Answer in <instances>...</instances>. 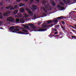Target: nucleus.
I'll return each instance as SVG.
<instances>
[{
    "mask_svg": "<svg viewBox=\"0 0 76 76\" xmlns=\"http://www.w3.org/2000/svg\"><path fill=\"white\" fill-rule=\"evenodd\" d=\"M15 29V27L14 26H12L10 28V30L11 31H13V29Z\"/></svg>",
    "mask_w": 76,
    "mask_h": 76,
    "instance_id": "nucleus-12",
    "label": "nucleus"
},
{
    "mask_svg": "<svg viewBox=\"0 0 76 76\" xmlns=\"http://www.w3.org/2000/svg\"><path fill=\"white\" fill-rule=\"evenodd\" d=\"M1 29H2V28H1Z\"/></svg>",
    "mask_w": 76,
    "mask_h": 76,
    "instance_id": "nucleus-62",
    "label": "nucleus"
},
{
    "mask_svg": "<svg viewBox=\"0 0 76 76\" xmlns=\"http://www.w3.org/2000/svg\"><path fill=\"white\" fill-rule=\"evenodd\" d=\"M33 10H37V6L36 5H33L32 6Z\"/></svg>",
    "mask_w": 76,
    "mask_h": 76,
    "instance_id": "nucleus-10",
    "label": "nucleus"
},
{
    "mask_svg": "<svg viewBox=\"0 0 76 76\" xmlns=\"http://www.w3.org/2000/svg\"><path fill=\"white\" fill-rule=\"evenodd\" d=\"M61 23L62 24H63V25H64L65 24V22H64V21L63 20H62L61 21Z\"/></svg>",
    "mask_w": 76,
    "mask_h": 76,
    "instance_id": "nucleus-25",
    "label": "nucleus"
},
{
    "mask_svg": "<svg viewBox=\"0 0 76 76\" xmlns=\"http://www.w3.org/2000/svg\"><path fill=\"white\" fill-rule=\"evenodd\" d=\"M6 0V1H7V0Z\"/></svg>",
    "mask_w": 76,
    "mask_h": 76,
    "instance_id": "nucleus-61",
    "label": "nucleus"
},
{
    "mask_svg": "<svg viewBox=\"0 0 76 76\" xmlns=\"http://www.w3.org/2000/svg\"><path fill=\"white\" fill-rule=\"evenodd\" d=\"M72 38H75V39H76V37L75 36H71Z\"/></svg>",
    "mask_w": 76,
    "mask_h": 76,
    "instance_id": "nucleus-31",
    "label": "nucleus"
},
{
    "mask_svg": "<svg viewBox=\"0 0 76 76\" xmlns=\"http://www.w3.org/2000/svg\"><path fill=\"white\" fill-rule=\"evenodd\" d=\"M7 21L10 22H13L15 21V19L12 17H9L7 18Z\"/></svg>",
    "mask_w": 76,
    "mask_h": 76,
    "instance_id": "nucleus-3",
    "label": "nucleus"
},
{
    "mask_svg": "<svg viewBox=\"0 0 76 76\" xmlns=\"http://www.w3.org/2000/svg\"><path fill=\"white\" fill-rule=\"evenodd\" d=\"M41 22V23H42V22Z\"/></svg>",
    "mask_w": 76,
    "mask_h": 76,
    "instance_id": "nucleus-63",
    "label": "nucleus"
},
{
    "mask_svg": "<svg viewBox=\"0 0 76 76\" xmlns=\"http://www.w3.org/2000/svg\"><path fill=\"white\" fill-rule=\"evenodd\" d=\"M42 10L45 12V13H47V10L45 9V8L44 7H42Z\"/></svg>",
    "mask_w": 76,
    "mask_h": 76,
    "instance_id": "nucleus-17",
    "label": "nucleus"
},
{
    "mask_svg": "<svg viewBox=\"0 0 76 76\" xmlns=\"http://www.w3.org/2000/svg\"><path fill=\"white\" fill-rule=\"evenodd\" d=\"M24 27L25 28H26V29H28V31H32L31 28H29L27 25H25L24 26Z\"/></svg>",
    "mask_w": 76,
    "mask_h": 76,
    "instance_id": "nucleus-9",
    "label": "nucleus"
},
{
    "mask_svg": "<svg viewBox=\"0 0 76 76\" xmlns=\"http://www.w3.org/2000/svg\"><path fill=\"white\" fill-rule=\"evenodd\" d=\"M25 6V5L24 4L21 3L19 4V7H20L22 6Z\"/></svg>",
    "mask_w": 76,
    "mask_h": 76,
    "instance_id": "nucleus-14",
    "label": "nucleus"
},
{
    "mask_svg": "<svg viewBox=\"0 0 76 76\" xmlns=\"http://www.w3.org/2000/svg\"><path fill=\"white\" fill-rule=\"evenodd\" d=\"M34 1V0H30V1L31 3H32V2H33Z\"/></svg>",
    "mask_w": 76,
    "mask_h": 76,
    "instance_id": "nucleus-38",
    "label": "nucleus"
},
{
    "mask_svg": "<svg viewBox=\"0 0 76 76\" xmlns=\"http://www.w3.org/2000/svg\"><path fill=\"white\" fill-rule=\"evenodd\" d=\"M58 7L59 9H60V8L61 7V6L59 5H58Z\"/></svg>",
    "mask_w": 76,
    "mask_h": 76,
    "instance_id": "nucleus-37",
    "label": "nucleus"
},
{
    "mask_svg": "<svg viewBox=\"0 0 76 76\" xmlns=\"http://www.w3.org/2000/svg\"><path fill=\"white\" fill-rule=\"evenodd\" d=\"M57 31V29H56L55 30V31Z\"/></svg>",
    "mask_w": 76,
    "mask_h": 76,
    "instance_id": "nucleus-55",
    "label": "nucleus"
},
{
    "mask_svg": "<svg viewBox=\"0 0 76 76\" xmlns=\"http://www.w3.org/2000/svg\"><path fill=\"white\" fill-rule=\"evenodd\" d=\"M24 10H25V9H21L20 10V12L21 13H23V12H24Z\"/></svg>",
    "mask_w": 76,
    "mask_h": 76,
    "instance_id": "nucleus-18",
    "label": "nucleus"
},
{
    "mask_svg": "<svg viewBox=\"0 0 76 76\" xmlns=\"http://www.w3.org/2000/svg\"><path fill=\"white\" fill-rule=\"evenodd\" d=\"M62 0L65 3V4L67 3V2H66V0Z\"/></svg>",
    "mask_w": 76,
    "mask_h": 76,
    "instance_id": "nucleus-34",
    "label": "nucleus"
},
{
    "mask_svg": "<svg viewBox=\"0 0 76 76\" xmlns=\"http://www.w3.org/2000/svg\"><path fill=\"white\" fill-rule=\"evenodd\" d=\"M3 1H1L0 3V4H1V5H3Z\"/></svg>",
    "mask_w": 76,
    "mask_h": 76,
    "instance_id": "nucleus-33",
    "label": "nucleus"
},
{
    "mask_svg": "<svg viewBox=\"0 0 76 76\" xmlns=\"http://www.w3.org/2000/svg\"><path fill=\"white\" fill-rule=\"evenodd\" d=\"M64 17L63 16H60L57 18H55L54 20H52L53 22L54 23H57L58 22V20L57 19H64Z\"/></svg>",
    "mask_w": 76,
    "mask_h": 76,
    "instance_id": "nucleus-2",
    "label": "nucleus"
},
{
    "mask_svg": "<svg viewBox=\"0 0 76 76\" xmlns=\"http://www.w3.org/2000/svg\"><path fill=\"white\" fill-rule=\"evenodd\" d=\"M42 25L43 28H47V24H45V23H44L42 24Z\"/></svg>",
    "mask_w": 76,
    "mask_h": 76,
    "instance_id": "nucleus-11",
    "label": "nucleus"
},
{
    "mask_svg": "<svg viewBox=\"0 0 76 76\" xmlns=\"http://www.w3.org/2000/svg\"><path fill=\"white\" fill-rule=\"evenodd\" d=\"M71 26V27H72V28H74V29H76V28L73 27V26Z\"/></svg>",
    "mask_w": 76,
    "mask_h": 76,
    "instance_id": "nucleus-41",
    "label": "nucleus"
},
{
    "mask_svg": "<svg viewBox=\"0 0 76 76\" xmlns=\"http://www.w3.org/2000/svg\"><path fill=\"white\" fill-rule=\"evenodd\" d=\"M56 27H58V26L57 25L56 26Z\"/></svg>",
    "mask_w": 76,
    "mask_h": 76,
    "instance_id": "nucleus-56",
    "label": "nucleus"
},
{
    "mask_svg": "<svg viewBox=\"0 0 76 76\" xmlns=\"http://www.w3.org/2000/svg\"><path fill=\"white\" fill-rule=\"evenodd\" d=\"M69 33H70V34H72V32H70Z\"/></svg>",
    "mask_w": 76,
    "mask_h": 76,
    "instance_id": "nucleus-52",
    "label": "nucleus"
},
{
    "mask_svg": "<svg viewBox=\"0 0 76 76\" xmlns=\"http://www.w3.org/2000/svg\"><path fill=\"white\" fill-rule=\"evenodd\" d=\"M61 28H62V29H64V30H65V28H66V26H65V25H64V26H61Z\"/></svg>",
    "mask_w": 76,
    "mask_h": 76,
    "instance_id": "nucleus-20",
    "label": "nucleus"
},
{
    "mask_svg": "<svg viewBox=\"0 0 76 76\" xmlns=\"http://www.w3.org/2000/svg\"><path fill=\"white\" fill-rule=\"evenodd\" d=\"M18 10H17L14 11V15H16V14H17V13H18Z\"/></svg>",
    "mask_w": 76,
    "mask_h": 76,
    "instance_id": "nucleus-19",
    "label": "nucleus"
},
{
    "mask_svg": "<svg viewBox=\"0 0 76 76\" xmlns=\"http://www.w3.org/2000/svg\"><path fill=\"white\" fill-rule=\"evenodd\" d=\"M53 22V20H50L47 21L48 24H50V23H52Z\"/></svg>",
    "mask_w": 76,
    "mask_h": 76,
    "instance_id": "nucleus-13",
    "label": "nucleus"
},
{
    "mask_svg": "<svg viewBox=\"0 0 76 76\" xmlns=\"http://www.w3.org/2000/svg\"><path fill=\"white\" fill-rule=\"evenodd\" d=\"M35 1L37 3H39V0H35Z\"/></svg>",
    "mask_w": 76,
    "mask_h": 76,
    "instance_id": "nucleus-32",
    "label": "nucleus"
},
{
    "mask_svg": "<svg viewBox=\"0 0 76 76\" xmlns=\"http://www.w3.org/2000/svg\"><path fill=\"white\" fill-rule=\"evenodd\" d=\"M58 35H56L55 36H54V37H57V36H58Z\"/></svg>",
    "mask_w": 76,
    "mask_h": 76,
    "instance_id": "nucleus-48",
    "label": "nucleus"
},
{
    "mask_svg": "<svg viewBox=\"0 0 76 76\" xmlns=\"http://www.w3.org/2000/svg\"><path fill=\"white\" fill-rule=\"evenodd\" d=\"M43 15H44L45 16H46V15H45V13H43Z\"/></svg>",
    "mask_w": 76,
    "mask_h": 76,
    "instance_id": "nucleus-46",
    "label": "nucleus"
},
{
    "mask_svg": "<svg viewBox=\"0 0 76 76\" xmlns=\"http://www.w3.org/2000/svg\"><path fill=\"white\" fill-rule=\"evenodd\" d=\"M22 31L24 32H28V31L26 30H22Z\"/></svg>",
    "mask_w": 76,
    "mask_h": 76,
    "instance_id": "nucleus-26",
    "label": "nucleus"
},
{
    "mask_svg": "<svg viewBox=\"0 0 76 76\" xmlns=\"http://www.w3.org/2000/svg\"><path fill=\"white\" fill-rule=\"evenodd\" d=\"M54 34H58V32H55Z\"/></svg>",
    "mask_w": 76,
    "mask_h": 76,
    "instance_id": "nucleus-47",
    "label": "nucleus"
},
{
    "mask_svg": "<svg viewBox=\"0 0 76 76\" xmlns=\"http://www.w3.org/2000/svg\"><path fill=\"white\" fill-rule=\"evenodd\" d=\"M23 0H17V1L18 2H19V1H22Z\"/></svg>",
    "mask_w": 76,
    "mask_h": 76,
    "instance_id": "nucleus-40",
    "label": "nucleus"
},
{
    "mask_svg": "<svg viewBox=\"0 0 76 76\" xmlns=\"http://www.w3.org/2000/svg\"><path fill=\"white\" fill-rule=\"evenodd\" d=\"M20 22L21 23H23L25 22H24V19H23V18H21L20 19Z\"/></svg>",
    "mask_w": 76,
    "mask_h": 76,
    "instance_id": "nucleus-15",
    "label": "nucleus"
},
{
    "mask_svg": "<svg viewBox=\"0 0 76 76\" xmlns=\"http://www.w3.org/2000/svg\"><path fill=\"white\" fill-rule=\"evenodd\" d=\"M11 7L10 6H9L8 7L7 6L6 7V9H9V8L10 7Z\"/></svg>",
    "mask_w": 76,
    "mask_h": 76,
    "instance_id": "nucleus-27",
    "label": "nucleus"
},
{
    "mask_svg": "<svg viewBox=\"0 0 76 76\" xmlns=\"http://www.w3.org/2000/svg\"><path fill=\"white\" fill-rule=\"evenodd\" d=\"M26 10H27V12H28V13L29 15L30 16H32L34 15V14H33V13L32 12V11L30 10V9L29 8H26Z\"/></svg>",
    "mask_w": 76,
    "mask_h": 76,
    "instance_id": "nucleus-5",
    "label": "nucleus"
},
{
    "mask_svg": "<svg viewBox=\"0 0 76 76\" xmlns=\"http://www.w3.org/2000/svg\"><path fill=\"white\" fill-rule=\"evenodd\" d=\"M8 14V13H7V12H4L3 14V15H4V16H7V15Z\"/></svg>",
    "mask_w": 76,
    "mask_h": 76,
    "instance_id": "nucleus-21",
    "label": "nucleus"
},
{
    "mask_svg": "<svg viewBox=\"0 0 76 76\" xmlns=\"http://www.w3.org/2000/svg\"><path fill=\"white\" fill-rule=\"evenodd\" d=\"M0 29H1V28L0 27Z\"/></svg>",
    "mask_w": 76,
    "mask_h": 76,
    "instance_id": "nucleus-64",
    "label": "nucleus"
},
{
    "mask_svg": "<svg viewBox=\"0 0 76 76\" xmlns=\"http://www.w3.org/2000/svg\"><path fill=\"white\" fill-rule=\"evenodd\" d=\"M45 7L46 9L48 10H52V8L50 7L48 4L46 5L45 6Z\"/></svg>",
    "mask_w": 76,
    "mask_h": 76,
    "instance_id": "nucleus-6",
    "label": "nucleus"
},
{
    "mask_svg": "<svg viewBox=\"0 0 76 76\" xmlns=\"http://www.w3.org/2000/svg\"><path fill=\"white\" fill-rule=\"evenodd\" d=\"M18 26H15V27H14L15 28H18Z\"/></svg>",
    "mask_w": 76,
    "mask_h": 76,
    "instance_id": "nucleus-43",
    "label": "nucleus"
},
{
    "mask_svg": "<svg viewBox=\"0 0 76 76\" xmlns=\"http://www.w3.org/2000/svg\"><path fill=\"white\" fill-rule=\"evenodd\" d=\"M5 9V7H2L1 8V10H3V9Z\"/></svg>",
    "mask_w": 76,
    "mask_h": 76,
    "instance_id": "nucleus-36",
    "label": "nucleus"
},
{
    "mask_svg": "<svg viewBox=\"0 0 76 76\" xmlns=\"http://www.w3.org/2000/svg\"><path fill=\"white\" fill-rule=\"evenodd\" d=\"M70 0H67L66 2L68 4H69L70 3Z\"/></svg>",
    "mask_w": 76,
    "mask_h": 76,
    "instance_id": "nucleus-28",
    "label": "nucleus"
},
{
    "mask_svg": "<svg viewBox=\"0 0 76 76\" xmlns=\"http://www.w3.org/2000/svg\"><path fill=\"white\" fill-rule=\"evenodd\" d=\"M53 37H54V35H53Z\"/></svg>",
    "mask_w": 76,
    "mask_h": 76,
    "instance_id": "nucleus-59",
    "label": "nucleus"
},
{
    "mask_svg": "<svg viewBox=\"0 0 76 76\" xmlns=\"http://www.w3.org/2000/svg\"><path fill=\"white\" fill-rule=\"evenodd\" d=\"M72 31H73V32H76V31H75L73 30H72Z\"/></svg>",
    "mask_w": 76,
    "mask_h": 76,
    "instance_id": "nucleus-51",
    "label": "nucleus"
},
{
    "mask_svg": "<svg viewBox=\"0 0 76 76\" xmlns=\"http://www.w3.org/2000/svg\"><path fill=\"white\" fill-rule=\"evenodd\" d=\"M75 28H76V24H75Z\"/></svg>",
    "mask_w": 76,
    "mask_h": 76,
    "instance_id": "nucleus-53",
    "label": "nucleus"
},
{
    "mask_svg": "<svg viewBox=\"0 0 76 76\" xmlns=\"http://www.w3.org/2000/svg\"><path fill=\"white\" fill-rule=\"evenodd\" d=\"M3 15H0V19H2V18H3Z\"/></svg>",
    "mask_w": 76,
    "mask_h": 76,
    "instance_id": "nucleus-35",
    "label": "nucleus"
},
{
    "mask_svg": "<svg viewBox=\"0 0 76 76\" xmlns=\"http://www.w3.org/2000/svg\"><path fill=\"white\" fill-rule=\"evenodd\" d=\"M41 23H38V25H41Z\"/></svg>",
    "mask_w": 76,
    "mask_h": 76,
    "instance_id": "nucleus-45",
    "label": "nucleus"
},
{
    "mask_svg": "<svg viewBox=\"0 0 76 76\" xmlns=\"http://www.w3.org/2000/svg\"><path fill=\"white\" fill-rule=\"evenodd\" d=\"M24 17L26 18H27L28 17V15H27L26 14H24Z\"/></svg>",
    "mask_w": 76,
    "mask_h": 76,
    "instance_id": "nucleus-22",
    "label": "nucleus"
},
{
    "mask_svg": "<svg viewBox=\"0 0 76 76\" xmlns=\"http://www.w3.org/2000/svg\"><path fill=\"white\" fill-rule=\"evenodd\" d=\"M71 18H72V16H71Z\"/></svg>",
    "mask_w": 76,
    "mask_h": 76,
    "instance_id": "nucleus-60",
    "label": "nucleus"
},
{
    "mask_svg": "<svg viewBox=\"0 0 76 76\" xmlns=\"http://www.w3.org/2000/svg\"><path fill=\"white\" fill-rule=\"evenodd\" d=\"M60 34L61 35H63V32H60Z\"/></svg>",
    "mask_w": 76,
    "mask_h": 76,
    "instance_id": "nucleus-42",
    "label": "nucleus"
},
{
    "mask_svg": "<svg viewBox=\"0 0 76 76\" xmlns=\"http://www.w3.org/2000/svg\"><path fill=\"white\" fill-rule=\"evenodd\" d=\"M60 9H61L62 10H64V7H61Z\"/></svg>",
    "mask_w": 76,
    "mask_h": 76,
    "instance_id": "nucleus-29",
    "label": "nucleus"
},
{
    "mask_svg": "<svg viewBox=\"0 0 76 76\" xmlns=\"http://www.w3.org/2000/svg\"><path fill=\"white\" fill-rule=\"evenodd\" d=\"M73 1H76V0H73Z\"/></svg>",
    "mask_w": 76,
    "mask_h": 76,
    "instance_id": "nucleus-58",
    "label": "nucleus"
},
{
    "mask_svg": "<svg viewBox=\"0 0 76 76\" xmlns=\"http://www.w3.org/2000/svg\"><path fill=\"white\" fill-rule=\"evenodd\" d=\"M47 31V29L45 28H38L36 29L34 31H39V32H41L42 31Z\"/></svg>",
    "mask_w": 76,
    "mask_h": 76,
    "instance_id": "nucleus-4",
    "label": "nucleus"
},
{
    "mask_svg": "<svg viewBox=\"0 0 76 76\" xmlns=\"http://www.w3.org/2000/svg\"><path fill=\"white\" fill-rule=\"evenodd\" d=\"M2 14V13H1V12L0 13V15H1Z\"/></svg>",
    "mask_w": 76,
    "mask_h": 76,
    "instance_id": "nucleus-50",
    "label": "nucleus"
},
{
    "mask_svg": "<svg viewBox=\"0 0 76 76\" xmlns=\"http://www.w3.org/2000/svg\"><path fill=\"white\" fill-rule=\"evenodd\" d=\"M71 13H72L71 12H70L69 13V15H70V14H71Z\"/></svg>",
    "mask_w": 76,
    "mask_h": 76,
    "instance_id": "nucleus-54",
    "label": "nucleus"
},
{
    "mask_svg": "<svg viewBox=\"0 0 76 76\" xmlns=\"http://www.w3.org/2000/svg\"><path fill=\"white\" fill-rule=\"evenodd\" d=\"M11 13V12H9V13Z\"/></svg>",
    "mask_w": 76,
    "mask_h": 76,
    "instance_id": "nucleus-57",
    "label": "nucleus"
},
{
    "mask_svg": "<svg viewBox=\"0 0 76 76\" xmlns=\"http://www.w3.org/2000/svg\"><path fill=\"white\" fill-rule=\"evenodd\" d=\"M56 3L55 2H53L52 4L53 6H56Z\"/></svg>",
    "mask_w": 76,
    "mask_h": 76,
    "instance_id": "nucleus-30",
    "label": "nucleus"
},
{
    "mask_svg": "<svg viewBox=\"0 0 76 76\" xmlns=\"http://www.w3.org/2000/svg\"><path fill=\"white\" fill-rule=\"evenodd\" d=\"M28 0H24V1H28Z\"/></svg>",
    "mask_w": 76,
    "mask_h": 76,
    "instance_id": "nucleus-49",
    "label": "nucleus"
},
{
    "mask_svg": "<svg viewBox=\"0 0 76 76\" xmlns=\"http://www.w3.org/2000/svg\"><path fill=\"white\" fill-rule=\"evenodd\" d=\"M55 24H51L50 25H48V27H52L53 25H55Z\"/></svg>",
    "mask_w": 76,
    "mask_h": 76,
    "instance_id": "nucleus-24",
    "label": "nucleus"
},
{
    "mask_svg": "<svg viewBox=\"0 0 76 76\" xmlns=\"http://www.w3.org/2000/svg\"><path fill=\"white\" fill-rule=\"evenodd\" d=\"M19 19L18 18H17L16 19V20H15V23H19Z\"/></svg>",
    "mask_w": 76,
    "mask_h": 76,
    "instance_id": "nucleus-16",
    "label": "nucleus"
},
{
    "mask_svg": "<svg viewBox=\"0 0 76 76\" xmlns=\"http://www.w3.org/2000/svg\"><path fill=\"white\" fill-rule=\"evenodd\" d=\"M59 4L62 6H64V4L63 2H60Z\"/></svg>",
    "mask_w": 76,
    "mask_h": 76,
    "instance_id": "nucleus-23",
    "label": "nucleus"
},
{
    "mask_svg": "<svg viewBox=\"0 0 76 76\" xmlns=\"http://www.w3.org/2000/svg\"><path fill=\"white\" fill-rule=\"evenodd\" d=\"M20 30V29L16 28V29H14V31H12V32H14L15 33L16 32V33L17 34H24V35H28V34H29V33H25L23 32H17L19 31Z\"/></svg>",
    "mask_w": 76,
    "mask_h": 76,
    "instance_id": "nucleus-1",
    "label": "nucleus"
},
{
    "mask_svg": "<svg viewBox=\"0 0 76 76\" xmlns=\"http://www.w3.org/2000/svg\"><path fill=\"white\" fill-rule=\"evenodd\" d=\"M28 25L29 26H31V27H32V28L33 29H36V27H35V26H34V24L29 23L28 24Z\"/></svg>",
    "mask_w": 76,
    "mask_h": 76,
    "instance_id": "nucleus-8",
    "label": "nucleus"
},
{
    "mask_svg": "<svg viewBox=\"0 0 76 76\" xmlns=\"http://www.w3.org/2000/svg\"><path fill=\"white\" fill-rule=\"evenodd\" d=\"M18 8V5H16L14 7H11L10 8V10H15V9H17Z\"/></svg>",
    "mask_w": 76,
    "mask_h": 76,
    "instance_id": "nucleus-7",
    "label": "nucleus"
},
{
    "mask_svg": "<svg viewBox=\"0 0 76 76\" xmlns=\"http://www.w3.org/2000/svg\"><path fill=\"white\" fill-rule=\"evenodd\" d=\"M51 36H53V35H49V37L50 38H52V37H53Z\"/></svg>",
    "mask_w": 76,
    "mask_h": 76,
    "instance_id": "nucleus-39",
    "label": "nucleus"
},
{
    "mask_svg": "<svg viewBox=\"0 0 76 76\" xmlns=\"http://www.w3.org/2000/svg\"><path fill=\"white\" fill-rule=\"evenodd\" d=\"M2 23H1V21H0V25H1Z\"/></svg>",
    "mask_w": 76,
    "mask_h": 76,
    "instance_id": "nucleus-44",
    "label": "nucleus"
}]
</instances>
